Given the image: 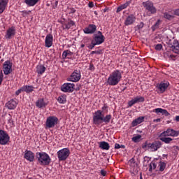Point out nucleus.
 Returning <instances> with one entry per match:
<instances>
[{"mask_svg":"<svg viewBox=\"0 0 179 179\" xmlns=\"http://www.w3.org/2000/svg\"><path fill=\"white\" fill-rule=\"evenodd\" d=\"M112 117L111 115H106L104 116L103 110H98L94 113L93 116V124L96 125V127H99L104 122V124L107 125L108 124H110V121H111Z\"/></svg>","mask_w":179,"mask_h":179,"instance_id":"obj_1","label":"nucleus"},{"mask_svg":"<svg viewBox=\"0 0 179 179\" xmlns=\"http://www.w3.org/2000/svg\"><path fill=\"white\" fill-rule=\"evenodd\" d=\"M121 79H122V71L116 69L109 74L106 83L109 86H117L121 82Z\"/></svg>","mask_w":179,"mask_h":179,"instance_id":"obj_2","label":"nucleus"},{"mask_svg":"<svg viewBox=\"0 0 179 179\" xmlns=\"http://www.w3.org/2000/svg\"><path fill=\"white\" fill-rule=\"evenodd\" d=\"M36 158L40 166H50L51 164V157L45 152H36Z\"/></svg>","mask_w":179,"mask_h":179,"instance_id":"obj_3","label":"nucleus"},{"mask_svg":"<svg viewBox=\"0 0 179 179\" xmlns=\"http://www.w3.org/2000/svg\"><path fill=\"white\" fill-rule=\"evenodd\" d=\"M143 6L148 10L147 14L148 16H152V15H155L157 12V9L153 5V2L150 1L143 2Z\"/></svg>","mask_w":179,"mask_h":179,"instance_id":"obj_4","label":"nucleus"},{"mask_svg":"<svg viewBox=\"0 0 179 179\" xmlns=\"http://www.w3.org/2000/svg\"><path fill=\"white\" fill-rule=\"evenodd\" d=\"M69 155H71V151L69 148H63L59 150L57 152V157L59 162H64L69 157Z\"/></svg>","mask_w":179,"mask_h":179,"instance_id":"obj_5","label":"nucleus"},{"mask_svg":"<svg viewBox=\"0 0 179 179\" xmlns=\"http://www.w3.org/2000/svg\"><path fill=\"white\" fill-rule=\"evenodd\" d=\"M162 141H155L150 143H145L143 148H148V149H150L151 152H157L158 149L162 148Z\"/></svg>","mask_w":179,"mask_h":179,"instance_id":"obj_6","label":"nucleus"},{"mask_svg":"<svg viewBox=\"0 0 179 179\" xmlns=\"http://www.w3.org/2000/svg\"><path fill=\"white\" fill-rule=\"evenodd\" d=\"M106 41V37L103 35V33L100 31L97 32V34H94L92 37V41L96 44L97 45H100V44H103Z\"/></svg>","mask_w":179,"mask_h":179,"instance_id":"obj_7","label":"nucleus"},{"mask_svg":"<svg viewBox=\"0 0 179 179\" xmlns=\"http://www.w3.org/2000/svg\"><path fill=\"white\" fill-rule=\"evenodd\" d=\"M10 141V136L6 131L0 129V145H8Z\"/></svg>","mask_w":179,"mask_h":179,"instance_id":"obj_8","label":"nucleus"},{"mask_svg":"<svg viewBox=\"0 0 179 179\" xmlns=\"http://www.w3.org/2000/svg\"><path fill=\"white\" fill-rule=\"evenodd\" d=\"M82 78L80 70H75L70 76L67 78L69 82H79Z\"/></svg>","mask_w":179,"mask_h":179,"instance_id":"obj_9","label":"nucleus"},{"mask_svg":"<svg viewBox=\"0 0 179 179\" xmlns=\"http://www.w3.org/2000/svg\"><path fill=\"white\" fill-rule=\"evenodd\" d=\"M58 124V117L56 116L48 117L46 120V127L48 128H54Z\"/></svg>","mask_w":179,"mask_h":179,"instance_id":"obj_10","label":"nucleus"},{"mask_svg":"<svg viewBox=\"0 0 179 179\" xmlns=\"http://www.w3.org/2000/svg\"><path fill=\"white\" fill-rule=\"evenodd\" d=\"M15 36H16V27L13 26L6 30L4 37L6 40H12Z\"/></svg>","mask_w":179,"mask_h":179,"instance_id":"obj_11","label":"nucleus"},{"mask_svg":"<svg viewBox=\"0 0 179 179\" xmlns=\"http://www.w3.org/2000/svg\"><path fill=\"white\" fill-rule=\"evenodd\" d=\"M73 87H75V84L67 83L61 86V90L64 93H72L73 92Z\"/></svg>","mask_w":179,"mask_h":179,"instance_id":"obj_12","label":"nucleus"},{"mask_svg":"<svg viewBox=\"0 0 179 179\" xmlns=\"http://www.w3.org/2000/svg\"><path fill=\"white\" fill-rule=\"evenodd\" d=\"M12 62L10 61L7 60L3 64V71L4 75H9L12 73Z\"/></svg>","mask_w":179,"mask_h":179,"instance_id":"obj_13","label":"nucleus"},{"mask_svg":"<svg viewBox=\"0 0 179 179\" xmlns=\"http://www.w3.org/2000/svg\"><path fill=\"white\" fill-rule=\"evenodd\" d=\"M179 131L173 129H168L160 134V136H178Z\"/></svg>","mask_w":179,"mask_h":179,"instance_id":"obj_14","label":"nucleus"},{"mask_svg":"<svg viewBox=\"0 0 179 179\" xmlns=\"http://www.w3.org/2000/svg\"><path fill=\"white\" fill-rule=\"evenodd\" d=\"M97 30V27L95 24H90L88 27L83 29L85 34H94Z\"/></svg>","mask_w":179,"mask_h":179,"instance_id":"obj_15","label":"nucleus"},{"mask_svg":"<svg viewBox=\"0 0 179 179\" xmlns=\"http://www.w3.org/2000/svg\"><path fill=\"white\" fill-rule=\"evenodd\" d=\"M170 86V83L168 81L161 82L159 84H157V88L159 91L160 93H164L167 88Z\"/></svg>","mask_w":179,"mask_h":179,"instance_id":"obj_16","label":"nucleus"},{"mask_svg":"<svg viewBox=\"0 0 179 179\" xmlns=\"http://www.w3.org/2000/svg\"><path fill=\"white\" fill-rule=\"evenodd\" d=\"M52 41H54V36H52V34H48L45 40V47H47V48H50V47H52Z\"/></svg>","mask_w":179,"mask_h":179,"instance_id":"obj_17","label":"nucleus"},{"mask_svg":"<svg viewBox=\"0 0 179 179\" xmlns=\"http://www.w3.org/2000/svg\"><path fill=\"white\" fill-rule=\"evenodd\" d=\"M62 24L63 29L66 30H69V29H71L73 26H76V24L73 20H71V18H69L65 22L62 23Z\"/></svg>","mask_w":179,"mask_h":179,"instance_id":"obj_18","label":"nucleus"},{"mask_svg":"<svg viewBox=\"0 0 179 179\" xmlns=\"http://www.w3.org/2000/svg\"><path fill=\"white\" fill-rule=\"evenodd\" d=\"M136 20V17L135 15L131 14L126 17L124 20V24L125 26H131V24H134V23H135Z\"/></svg>","mask_w":179,"mask_h":179,"instance_id":"obj_19","label":"nucleus"},{"mask_svg":"<svg viewBox=\"0 0 179 179\" xmlns=\"http://www.w3.org/2000/svg\"><path fill=\"white\" fill-rule=\"evenodd\" d=\"M17 106V101L15 99H10L6 103V107H7L8 110H15Z\"/></svg>","mask_w":179,"mask_h":179,"instance_id":"obj_20","label":"nucleus"},{"mask_svg":"<svg viewBox=\"0 0 179 179\" xmlns=\"http://www.w3.org/2000/svg\"><path fill=\"white\" fill-rule=\"evenodd\" d=\"M24 157L28 162H34V153L31 150H26Z\"/></svg>","mask_w":179,"mask_h":179,"instance_id":"obj_21","label":"nucleus"},{"mask_svg":"<svg viewBox=\"0 0 179 179\" xmlns=\"http://www.w3.org/2000/svg\"><path fill=\"white\" fill-rule=\"evenodd\" d=\"M45 71H47V68H45V65L38 64L36 66V72L38 73V76H41V75H43Z\"/></svg>","mask_w":179,"mask_h":179,"instance_id":"obj_22","label":"nucleus"},{"mask_svg":"<svg viewBox=\"0 0 179 179\" xmlns=\"http://www.w3.org/2000/svg\"><path fill=\"white\" fill-rule=\"evenodd\" d=\"M8 2L9 0H0V15L3 13L5 9H6V7L8 6Z\"/></svg>","mask_w":179,"mask_h":179,"instance_id":"obj_23","label":"nucleus"},{"mask_svg":"<svg viewBox=\"0 0 179 179\" xmlns=\"http://www.w3.org/2000/svg\"><path fill=\"white\" fill-rule=\"evenodd\" d=\"M153 113H156V114H159V113H160L161 114L165 115V117H169V115H170V113H169V111H167V110L163 109L162 108H157L154 109Z\"/></svg>","mask_w":179,"mask_h":179,"instance_id":"obj_24","label":"nucleus"},{"mask_svg":"<svg viewBox=\"0 0 179 179\" xmlns=\"http://www.w3.org/2000/svg\"><path fill=\"white\" fill-rule=\"evenodd\" d=\"M171 48L175 54H178L179 52V43L178 41L174 40L173 45L171 46Z\"/></svg>","mask_w":179,"mask_h":179,"instance_id":"obj_25","label":"nucleus"},{"mask_svg":"<svg viewBox=\"0 0 179 179\" xmlns=\"http://www.w3.org/2000/svg\"><path fill=\"white\" fill-rule=\"evenodd\" d=\"M36 106L38 108H43L47 106V103L44 101V99H39L36 101Z\"/></svg>","mask_w":179,"mask_h":179,"instance_id":"obj_26","label":"nucleus"},{"mask_svg":"<svg viewBox=\"0 0 179 179\" xmlns=\"http://www.w3.org/2000/svg\"><path fill=\"white\" fill-rule=\"evenodd\" d=\"M145 121V117L143 116H140L137 119H135L132 122V127H136L137 125H139V124H142Z\"/></svg>","mask_w":179,"mask_h":179,"instance_id":"obj_27","label":"nucleus"},{"mask_svg":"<svg viewBox=\"0 0 179 179\" xmlns=\"http://www.w3.org/2000/svg\"><path fill=\"white\" fill-rule=\"evenodd\" d=\"M99 148L102 150H110V144L106 141H101L99 143Z\"/></svg>","mask_w":179,"mask_h":179,"instance_id":"obj_28","label":"nucleus"},{"mask_svg":"<svg viewBox=\"0 0 179 179\" xmlns=\"http://www.w3.org/2000/svg\"><path fill=\"white\" fill-rule=\"evenodd\" d=\"M131 5V1H127L124 4H122L117 7V13H119V12H121V10H124V9H127V6H129Z\"/></svg>","mask_w":179,"mask_h":179,"instance_id":"obj_29","label":"nucleus"},{"mask_svg":"<svg viewBox=\"0 0 179 179\" xmlns=\"http://www.w3.org/2000/svg\"><path fill=\"white\" fill-rule=\"evenodd\" d=\"M57 101L59 104H65L66 103V95L64 94L59 96Z\"/></svg>","mask_w":179,"mask_h":179,"instance_id":"obj_30","label":"nucleus"},{"mask_svg":"<svg viewBox=\"0 0 179 179\" xmlns=\"http://www.w3.org/2000/svg\"><path fill=\"white\" fill-rule=\"evenodd\" d=\"M22 89L25 93H31L34 92V87L33 85H24L22 86Z\"/></svg>","mask_w":179,"mask_h":179,"instance_id":"obj_31","label":"nucleus"},{"mask_svg":"<svg viewBox=\"0 0 179 179\" xmlns=\"http://www.w3.org/2000/svg\"><path fill=\"white\" fill-rule=\"evenodd\" d=\"M73 55V52H71L69 50H64L62 53V59H66V58H69Z\"/></svg>","mask_w":179,"mask_h":179,"instance_id":"obj_32","label":"nucleus"},{"mask_svg":"<svg viewBox=\"0 0 179 179\" xmlns=\"http://www.w3.org/2000/svg\"><path fill=\"white\" fill-rule=\"evenodd\" d=\"M40 0H24V3L27 6H34L38 3Z\"/></svg>","mask_w":179,"mask_h":179,"instance_id":"obj_33","label":"nucleus"},{"mask_svg":"<svg viewBox=\"0 0 179 179\" xmlns=\"http://www.w3.org/2000/svg\"><path fill=\"white\" fill-rule=\"evenodd\" d=\"M160 141H162V142H164V143L169 144V143H171L173 138L167 136H161Z\"/></svg>","mask_w":179,"mask_h":179,"instance_id":"obj_34","label":"nucleus"},{"mask_svg":"<svg viewBox=\"0 0 179 179\" xmlns=\"http://www.w3.org/2000/svg\"><path fill=\"white\" fill-rule=\"evenodd\" d=\"M161 23H162V20H157L156 23L151 27L152 31H155V30L159 29Z\"/></svg>","mask_w":179,"mask_h":179,"instance_id":"obj_35","label":"nucleus"},{"mask_svg":"<svg viewBox=\"0 0 179 179\" xmlns=\"http://www.w3.org/2000/svg\"><path fill=\"white\" fill-rule=\"evenodd\" d=\"M164 19H167V20H173V19H174V15H171L169 13H164Z\"/></svg>","mask_w":179,"mask_h":179,"instance_id":"obj_36","label":"nucleus"},{"mask_svg":"<svg viewBox=\"0 0 179 179\" xmlns=\"http://www.w3.org/2000/svg\"><path fill=\"white\" fill-rule=\"evenodd\" d=\"M134 99L136 104V103H143V101H145V97L143 96H136Z\"/></svg>","mask_w":179,"mask_h":179,"instance_id":"obj_37","label":"nucleus"},{"mask_svg":"<svg viewBox=\"0 0 179 179\" xmlns=\"http://www.w3.org/2000/svg\"><path fill=\"white\" fill-rule=\"evenodd\" d=\"M166 163L161 162L159 164V171H164V169H166Z\"/></svg>","mask_w":179,"mask_h":179,"instance_id":"obj_38","label":"nucleus"},{"mask_svg":"<svg viewBox=\"0 0 179 179\" xmlns=\"http://www.w3.org/2000/svg\"><path fill=\"white\" fill-rule=\"evenodd\" d=\"M141 138H142V136H141V135H137V136L133 137V138H131V141H133V142H135V143L139 142V141H140V139H141Z\"/></svg>","mask_w":179,"mask_h":179,"instance_id":"obj_39","label":"nucleus"},{"mask_svg":"<svg viewBox=\"0 0 179 179\" xmlns=\"http://www.w3.org/2000/svg\"><path fill=\"white\" fill-rule=\"evenodd\" d=\"M89 70L92 72H94V71L96 70V67H94V65L92 62H90V64Z\"/></svg>","mask_w":179,"mask_h":179,"instance_id":"obj_40","label":"nucleus"},{"mask_svg":"<svg viewBox=\"0 0 179 179\" xmlns=\"http://www.w3.org/2000/svg\"><path fill=\"white\" fill-rule=\"evenodd\" d=\"M162 48H163V45L160 43L157 44L155 48V49L157 51H160L162 50Z\"/></svg>","mask_w":179,"mask_h":179,"instance_id":"obj_41","label":"nucleus"},{"mask_svg":"<svg viewBox=\"0 0 179 179\" xmlns=\"http://www.w3.org/2000/svg\"><path fill=\"white\" fill-rule=\"evenodd\" d=\"M96 45H97V44L92 41L91 44L88 46V48H90V50H93L94 47H96Z\"/></svg>","mask_w":179,"mask_h":179,"instance_id":"obj_42","label":"nucleus"},{"mask_svg":"<svg viewBox=\"0 0 179 179\" xmlns=\"http://www.w3.org/2000/svg\"><path fill=\"white\" fill-rule=\"evenodd\" d=\"M144 26L145 24L143 23V22H141L137 25V29H138V30H141V29H143Z\"/></svg>","mask_w":179,"mask_h":179,"instance_id":"obj_43","label":"nucleus"},{"mask_svg":"<svg viewBox=\"0 0 179 179\" xmlns=\"http://www.w3.org/2000/svg\"><path fill=\"white\" fill-rule=\"evenodd\" d=\"M134 104H136L135 100L134 99L128 102L129 107H132Z\"/></svg>","mask_w":179,"mask_h":179,"instance_id":"obj_44","label":"nucleus"},{"mask_svg":"<svg viewBox=\"0 0 179 179\" xmlns=\"http://www.w3.org/2000/svg\"><path fill=\"white\" fill-rule=\"evenodd\" d=\"M22 92H24V90H23V87H22L21 88H20L18 90H17V91L15 92V95H16V96H19V94H20V93H22Z\"/></svg>","mask_w":179,"mask_h":179,"instance_id":"obj_45","label":"nucleus"},{"mask_svg":"<svg viewBox=\"0 0 179 179\" xmlns=\"http://www.w3.org/2000/svg\"><path fill=\"white\" fill-rule=\"evenodd\" d=\"M30 12H31V11H30V10H29V11H27V10L22 11V15L23 17H24L27 15H30Z\"/></svg>","mask_w":179,"mask_h":179,"instance_id":"obj_46","label":"nucleus"},{"mask_svg":"<svg viewBox=\"0 0 179 179\" xmlns=\"http://www.w3.org/2000/svg\"><path fill=\"white\" fill-rule=\"evenodd\" d=\"M3 81V73L0 71V85H2V82Z\"/></svg>","mask_w":179,"mask_h":179,"instance_id":"obj_47","label":"nucleus"},{"mask_svg":"<svg viewBox=\"0 0 179 179\" xmlns=\"http://www.w3.org/2000/svg\"><path fill=\"white\" fill-rule=\"evenodd\" d=\"M101 176H103V177H106V176H107V171L102 169V170H101Z\"/></svg>","mask_w":179,"mask_h":179,"instance_id":"obj_48","label":"nucleus"},{"mask_svg":"<svg viewBox=\"0 0 179 179\" xmlns=\"http://www.w3.org/2000/svg\"><path fill=\"white\" fill-rule=\"evenodd\" d=\"M173 12L174 15H176V16H179V8L174 10Z\"/></svg>","mask_w":179,"mask_h":179,"instance_id":"obj_49","label":"nucleus"},{"mask_svg":"<svg viewBox=\"0 0 179 179\" xmlns=\"http://www.w3.org/2000/svg\"><path fill=\"white\" fill-rule=\"evenodd\" d=\"M115 149H121V145H120L119 143H115Z\"/></svg>","mask_w":179,"mask_h":179,"instance_id":"obj_50","label":"nucleus"},{"mask_svg":"<svg viewBox=\"0 0 179 179\" xmlns=\"http://www.w3.org/2000/svg\"><path fill=\"white\" fill-rule=\"evenodd\" d=\"M151 165L152 166L153 170H155L156 167H157V165L155 162H151Z\"/></svg>","mask_w":179,"mask_h":179,"instance_id":"obj_51","label":"nucleus"},{"mask_svg":"<svg viewBox=\"0 0 179 179\" xmlns=\"http://www.w3.org/2000/svg\"><path fill=\"white\" fill-rule=\"evenodd\" d=\"M8 122L9 124H12V122H13V120H12V115H10V114H9Z\"/></svg>","mask_w":179,"mask_h":179,"instance_id":"obj_52","label":"nucleus"},{"mask_svg":"<svg viewBox=\"0 0 179 179\" xmlns=\"http://www.w3.org/2000/svg\"><path fill=\"white\" fill-rule=\"evenodd\" d=\"M70 10V13H75L76 12V10L73 8H71Z\"/></svg>","mask_w":179,"mask_h":179,"instance_id":"obj_53","label":"nucleus"},{"mask_svg":"<svg viewBox=\"0 0 179 179\" xmlns=\"http://www.w3.org/2000/svg\"><path fill=\"white\" fill-rule=\"evenodd\" d=\"M88 6L89 8H93V6H94V4H93V2H90Z\"/></svg>","mask_w":179,"mask_h":179,"instance_id":"obj_54","label":"nucleus"},{"mask_svg":"<svg viewBox=\"0 0 179 179\" xmlns=\"http://www.w3.org/2000/svg\"><path fill=\"white\" fill-rule=\"evenodd\" d=\"M160 121H162V120L160 118L154 120V122H160Z\"/></svg>","mask_w":179,"mask_h":179,"instance_id":"obj_55","label":"nucleus"},{"mask_svg":"<svg viewBox=\"0 0 179 179\" xmlns=\"http://www.w3.org/2000/svg\"><path fill=\"white\" fill-rule=\"evenodd\" d=\"M152 170H153V166H152V164H150L149 171H152Z\"/></svg>","mask_w":179,"mask_h":179,"instance_id":"obj_56","label":"nucleus"},{"mask_svg":"<svg viewBox=\"0 0 179 179\" xmlns=\"http://www.w3.org/2000/svg\"><path fill=\"white\" fill-rule=\"evenodd\" d=\"M102 110L103 111H104L105 110H107V105H104L103 107H102Z\"/></svg>","mask_w":179,"mask_h":179,"instance_id":"obj_57","label":"nucleus"},{"mask_svg":"<svg viewBox=\"0 0 179 179\" xmlns=\"http://www.w3.org/2000/svg\"><path fill=\"white\" fill-rule=\"evenodd\" d=\"M91 54H100L98 51H92Z\"/></svg>","mask_w":179,"mask_h":179,"instance_id":"obj_58","label":"nucleus"},{"mask_svg":"<svg viewBox=\"0 0 179 179\" xmlns=\"http://www.w3.org/2000/svg\"><path fill=\"white\" fill-rule=\"evenodd\" d=\"M176 120L179 122V115L178 116H176Z\"/></svg>","mask_w":179,"mask_h":179,"instance_id":"obj_59","label":"nucleus"},{"mask_svg":"<svg viewBox=\"0 0 179 179\" xmlns=\"http://www.w3.org/2000/svg\"><path fill=\"white\" fill-rule=\"evenodd\" d=\"M120 149H125V146L124 145H120Z\"/></svg>","mask_w":179,"mask_h":179,"instance_id":"obj_60","label":"nucleus"},{"mask_svg":"<svg viewBox=\"0 0 179 179\" xmlns=\"http://www.w3.org/2000/svg\"><path fill=\"white\" fill-rule=\"evenodd\" d=\"M80 47H81V48H84L85 44H82V45H80Z\"/></svg>","mask_w":179,"mask_h":179,"instance_id":"obj_61","label":"nucleus"},{"mask_svg":"<svg viewBox=\"0 0 179 179\" xmlns=\"http://www.w3.org/2000/svg\"><path fill=\"white\" fill-rule=\"evenodd\" d=\"M55 5H56V6H58V1H55Z\"/></svg>","mask_w":179,"mask_h":179,"instance_id":"obj_62","label":"nucleus"},{"mask_svg":"<svg viewBox=\"0 0 179 179\" xmlns=\"http://www.w3.org/2000/svg\"><path fill=\"white\" fill-rule=\"evenodd\" d=\"M140 179H143V178H142V175H141Z\"/></svg>","mask_w":179,"mask_h":179,"instance_id":"obj_63","label":"nucleus"},{"mask_svg":"<svg viewBox=\"0 0 179 179\" xmlns=\"http://www.w3.org/2000/svg\"><path fill=\"white\" fill-rule=\"evenodd\" d=\"M131 162H134V158H132V159H131Z\"/></svg>","mask_w":179,"mask_h":179,"instance_id":"obj_64","label":"nucleus"}]
</instances>
